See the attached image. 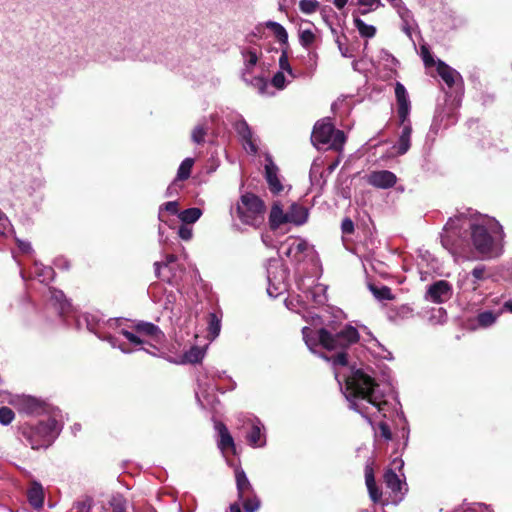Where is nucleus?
<instances>
[{"label":"nucleus","mask_w":512,"mask_h":512,"mask_svg":"<svg viewBox=\"0 0 512 512\" xmlns=\"http://www.w3.org/2000/svg\"><path fill=\"white\" fill-rule=\"evenodd\" d=\"M162 210L169 212L171 215H176L179 212V204L177 201H169L160 207L159 219L163 220Z\"/></svg>","instance_id":"nucleus-39"},{"label":"nucleus","mask_w":512,"mask_h":512,"mask_svg":"<svg viewBox=\"0 0 512 512\" xmlns=\"http://www.w3.org/2000/svg\"><path fill=\"white\" fill-rule=\"evenodd\" d=\"M346 398L349 406L362 416L383 413L386 416V407L389 405L386 400L376 395L375 388L378 387L374 378L362 370H356L346 381Z\"/></svg>","instance_id":"nucleus-1"},{"label":"nucleus","mask_w":512,"mask_h":512,"mask_svg":"<svg viewBox=\"0 0 512 512\" xmlns=\"http://www.w3.org/2000/svg\"><path fill=\"white\" fill-rule=\"evenodd\" d=\"M458 235V232L457 231H449L448 229H446V233L444 235H442L441 237V242H442V245L449 249V250H452V247H451V238L453 236H456Z\"/></svg>","instance_id":"nucleus-49"},{"label":"nucleus","mask_w":512,"mask_h":512,"mask_svg":"<svg viewBox=\"0 0 512 512\" xmlns=\"http://www.w3.org/2000/svg\"><path fill=\"white\" fill-rule=\"evenodd\" d=\"M13 418H0V424L3 426H8L11 424Z\"/></svg>","instance_id":"nucleus-58"},{"label":"nucleus","mask_w":512,"mask_h":512,"mask_svg":"<svg viewBox=\"0 0 512 512\" xmlns=\"http://www.w3.org/2000/svg\"><path fill=\"white\" fill-rule=\"evenodd\" d=\"M177 260V256L174 255V254H167L165 256V260L164 261H156L154 263V268H155V275L157 278H161L163 280H167L169 281V277H164L161 275V268L163 267H169L171 264L175 263Z\"/></svg>","instance_id":"nucleus-32"},{"label":"nucleus","mask_w":512,"mask_h":512,"mask_svg":"<svg viewBox=\"0 0 512 512\" xmlns=\"http://www.w3.org/2000/svg\"><path fill=\"white\" fill-rule=\"evenodd\" d=\"M178 235L182 240L189 241L193 236L192 228L183 223L178 229Z\"/></svg>","instance_id":"nucleus-44"},{"label":"nucleus","mask_w":512,"mask_h":512,"mask_svg":"<svg viewBox=\"0 0 512 512\" xmlns=\"http://www.w3.org/2000/svg\"><path fill=\"white\" fill-rule=\"evenodd\" d=\"M121 334L132 344L140 345L144 343V341L139 336L128 330H121Z\"/></svg>","instance_id":"nucleus-45"},{"label":"nucleus","mask_w":512,"mask_h":512,"mask_svg":"<svg viewBox=\"0 0 512 512\" xmlns=\"http://www.w3.org/2000/svg\"><path fill=\"white\" fill-rule=\"evenodd\" d=\"M437 72L442 80L449 86L452 87L455 83L454 74L455 70L452 69L445 62L438 60L437 61Z\"/></svg>","instance_id":"nucleus-24"},{"label":"nucleus","mask_w":512,"mask_h":512,"mask_svg":"<svg viewBox=\"0 0 512 512\" xmlns=\"http://www.w3.org/2000/svg\"><path fill=\"white\" fill-rule=\"evenodd\" d=\"M352 3H354L357 6L360 7H374L378 8L382 5L381 0H352Z\"/></svg>","instance_id":"nucleus-47"},{"label":"nucleus","mask_w":512,"mask_h":512,"mask_svg":"<svg viewBox=\"0 0 512 512\" xmlns=\"http://www.w3.org/2000/svg\"><path fill=\"white\" fill-rule=\"evenodd\" d=\"M242 54L244 57H247L246 62H245V66L247 69H249L250 67H253L257 64L258 55H257L256 51L250 49V50L243 52Z\"/></svg>","instance_id":"nucleus-42"},{"label":"nucleus","mask_w":512,"mask_h":512,"mask_svg":"<svg viewBox=\"0 0 512 512\" xmlns=\"http://www.w3.org/2000/svg\"><path fill=\"white\" fill-rule=\"evenodd\" d=\"M235 130L252 153H257L258 147L253 141L252 131L245 120H240L235 124Z\"/></svg>","instance_id":"nucleus-15"},{"label":"nucleus","mask_w":512,"mask_h":512,"mask_svg":"<svg viewBox=\"0 0 512 512\" xmlns=\"http://www.w3.org/2000/svg\"><path fill=\"white\" fill-rule=\"evenodd\" d=\"M369 290L371 291L373 296L380 301L395 299V295L392 294V291L388 286L383 285L381 287H378L374 284H369Z\"/></svg>","instance_id":"nucleus-28"},{"label":"nucleus","mask_w":512,"mask_h":512,"mask_svg":"<svg viewBox=\"0 0 512 512\" xmlns=\"http://www.w3.org/2000/svg\"><path fill=\"white\" fill-rule=\"evenodd\" d=\"M395 97L397 102V114L399 118V124L403 125L408 121L410 113V101L408 93L404 85L397 82L395 85Z\"/></svg>","instance_id":"nucleus-9"},{"label":"nucleus","mask_w":512,"mask_h":512,"mask_svg":"<svg viewBox=\"0 0 512 512\" xmlns=\"http://www.w3.org/2000/svg\"><path fill=\"white\" fill-rule=\"evenodd\" d=\"M341 230H342L343 234L349 235V234L354 233V230H355L354 223L349 217H346L342 220Z\"/></svg>","instance_id":"nucleus-48"},{"label":"nucleus","mask_w":512,"mask_h":512,"mask_svg":"<svg viewBox=\"0 0 512 512\" xmlns=\"http://www.w3.org/2000/svg\"><path fill=\"white\" fill-rule=\"evenodd\" d=\"M221 331V315L209 313L207 316V338L214 340Z\"/></svg>","instance_id":"nucleus-22"},{"label":"nucleus","mask_w":512,"mask_h":512,"mask_svg":"<svg viewBox=\"0 0 512 512\" xmlns=\"http://www.w3.org/2000/svg\"><path fill=\"white\" fill-rule=\"evenodd\" d=\"M479 507L485 509L487 512H492L491 510H489L488 506L485 504H479Z\"/></svg>","instance_id":"nucleus-64"},{"label":"nucleus","mask_w":512,"mask_h":512,"mask_svg":"<svg viewBox=\"0 0 512 512\" xmlns=\"http://www.w3.org/2000/svg\"><path fill=\"white\" fill-rule=\"evenodd\" d=\"M311 141L315 146L330 144L331 149L340 152L346 142V135L344 131L335 129L331 122L324 119L314 125Z\"/></svg>","instance_id":"nucleus-5"},{"label":"nucleus","mask_w":512,"mask_h":512,"mask_svg":"<svg viewBox=\"0 0 512 512\" xmlns=\"http://www.w3.org/2000/svg\"><path fill=\"white\" fill-rule=\"evenodd\" d=\"M3 220H7V217H6L5 213L0 209V222Z\"/></svg>","instance_id":"nucleus-63"},{"label":"nucleus","mask_w":512,"mask_h":512,"mask_svg":"<svg viewBox=\"0 0 512 512\" xmlns=\"http://www.w3.org/2000/svg\"><path fill=\"white\" fill-rule=\"evenodd\" d=\"M308 57H309V61L311 62L310 66H309V70H310V72H313L317 66V53L309 52Z\"/></svg>","instance_id":"nucleus-52"},{"label":"nucleus","mask_w":512,"mask_h":512,"mask_svg":"<svg viewBox=\"0 0 512 512\" xmlns=\"http://www.w3.org/2000/svg\"><path fill=\"white\" fill-rule=\"evenodd\" d=\"M230 512H241L239 505L238 504H232L230 506Z\"/></svg>","instance_id":"nucleus-61"},{"label":"nucleus","mask_w":512,"mask_h":512,"mask_svg":"<svg viewBox=\"0 0 512 512\" xmlns=\"http://www.w3.org/2000/svg\"><path fill=\"white\" fill-rule=\"evenodd\" d=\"M452 293L451 285L445 280H438L431 284L427 290V298L434 303L447 301Z\"/></svg>","instance_id":"nucleus-10"},{"label":"nucleus","mask_w":512,"mask_h":512,"mask_svg":"<svg viewBox=\"0 0 512 512\" xmlns=\"http://www.w3.org/2000/svg\"><path fill=\"white\" fill-rule=\"evenodd\" d=\"M288 223H293L295 225H302L308 219V210L297 203H293L288 212Z\"/></svg>","instance_id":"nucleus-18"},{"label":"nucleus","mask_w":512,"mask_h":512,"mask_svg":"<svg viewBox=\"0 0 512 512\" xmlns=\"http://www.w3.org/2000/svg\"><path fill=\"white\" fill-rule=\"evenodd\" d=\"M202 215L200 208L193 207L183 210L179 213V218L184 224L195 223Z\"/></svg>","instance_id":"nucleus-29"},{"label":"nucleus","mask_w":512,"mask_h":512,"mask_svg":"<svg viewBox=\"0 0 512 512\" xmlns=\"http://www.w3.org/2000/svg\"><path fill=\"white\" fill-rule=\"evenodd\" d=\"M348 1L349 0H334L333 4L336 6L337 9L341 10L345 7Z\"/></svg>","instance_id":"nucleus-56"},{"label":"nucleus","mask_w":512,"mask_h":512,"mask_svg":"<svg viewBox=\"0 0 512 512\" xmlns=\"http://www.w3.org/2000/svg\"><path fill=\"white\" fill-rule=\"evenodd\" d=\"M366 182L378 189H389L396 185L397 176L389 170L371 171L365 176Z\"/></svg>","instance_id":"nucleus-8"},{"label":"nucleus","mask_w":512,"mask_h":512,"mask_svg":"<svg viewBox=\"0 0 512 512\" xmlns=\"http://www.w3.org/2000/svg\"><path fill=\"white\" fill-rule=\"evenodd\" d=\"M77 512H89L90 511V505L86 504L85 502L78 503L76 506Z\"/></svg>","instance_id":"nucleus-55"},{"label":"nucleus","mask_w":512,"mask_h":512,"mask_svg":"<svg viewBox=\"0 0 512 512\" xmlns=\"http://www.w3.org/2000/svg\"><path fill=\"white\" fill-rule=\"evenodd\" d=\"M53 294H54V297L56 300H59L60 298H62L64 296L61 291H57V290H54Z\"/></svg>","instance_id":"nucleus-62"},{"label":"nucleus","mask_w":512,"mask_h":512,"mask_svg":"<svg viewBox=\"0 0 512 512\" xmlns=\"http://www.w3.org/2000/svg\"><path fill=\"white\" fill-rule=\"evenodd\" d=\"M376 8L374 7H363L362 9L359 10V14L361 15H367L368 13L374 11Z\"/></svg>","instance_id":"nucleus-57"},{"label":"nucleus","mask_w":512,"mask_h":512,"mask_svg":"<svg viewBox=\"0 0 512 512\" xmlns=\"http://www.w3.org/2000/svg\"><path fill=\"white\" fill-rule=\"evenodd\" d=\"M264 426L260 421L253 424L251 430L247 434V441L253 447H263L266 444Z\"/></svg>","instance_id":"nucleus-19"},{"label":"nucleus","mask_w":512,"mask_h":512,"mask_svg":"<svg viewBox=\"0 0 512 512\" xmlns=\"http://www.w3.org/2000/svg\"><path fill=\"white\" fill-rule=\"evenodd\" d=\"M319 7V2L317 0H301L299 2V8L301 12L305 14H312L316 12Z\"/></svg>","instance_id":"nucleus-36"},{"label":"nucleus","mask_w":512,"mask_h":512,"mask_svg":"<svg viewBox=\"0 0 512 512\" xmlns=\"http://www.w3.org/2000/svg\"><path fill=\"white\" fill-rule=\"evenodd\" d=\"M369 421V424L371 425L372 429L374 430L375 436L382 437L385 441H389L392 439V432L387 423L384 421L379 422H373L372 418H367Z\"/></svg>","instance_id":"nucleus-25"},{"label":"nucleus","mask_w":512,"mask_h":512,"mask_svg":"<svg viewBox=\"0 0 512 512\" xmlns=\"http://www.w3.org/2000/svg\"><path fill=\"white\" fill-rule=\"evenodd\" d=\"M279 66L281 70L286 71L292 77H295L293 69L288 60V47L282 49L281 56L279 58Z\"/></svg>","instance_id":"nucleus-35"},{"label":"nucleus","mask_w":512,"mask_h":512,"mask_svg":"<svg viewBox=\"0 0 512 512\" xmlns=\"http://www.w3.org/2000/svg\"><path fill=\"white\" fill-rule=\"evenodd\" d=\"M288 223L287 212L283 211V207L279 201H275L271 207L269 214V226L271 230H277L281 225Z\"/></svg>","instance_id":"nucleus-13"},{"label":"nucleus","mask_w":512,"mask_h":512,"mask_svg":"<svg viewBox=\"0 0 512 512\" xmlns=\"http://www.w3.org/2000/svg\"><path fill=\"white\" fill-rule=\"evenodd\" d=\"M19 413L54 415L58 410L51 404L29 395L15 396L10 400Z\"/></svg>","instance_id":"nucleus-6"},{"label":"nucleus","mask_w":512,"mask_h":512,"mask_svg":"<svg viewBox=\"0 0 512 512\" xmlns=\"http://www.w3.org/2000/svg\"><path fill=\"white\" fill-rule=\"evenodd\" d=\"M265 211L264 201L251 192L243 194L236 207V213L240 221L245 225L254 227H259L264 222Z\"/></svg>","instance_id":"nucleus-4"},{"label":"nucleus","mask_w":512,"mask_h":512,"mask_svg":"<svg viewBox=\"0 0 512 512\" xmlns=\"http://www.w3.org/2000/svg\"><path fill=\"white\" fill-rule=\"evenodd\" d=\"M193 165L194 159L185 158L178 168L176 179L179 181L187 180L191 175Z\"/></svg>","instance_id":"nucleus-31"},{"label":"nucleus","mask_w":512,"mask_h":512,"mask_svg":"<svg viewBox=\"0 0 512 512\" xmlns=\"http://www.w3.org/2000/svg\"><path fill=\"white\" fill-rule=\"evenodd\" d=\"M334 365L346 366L348 364V354L346 350H340L336 355L332 357Z\"/></svg>","instance_id":"nucleus-43"},{"label":"nucleus","mask_w":512,"mask_h":512,"mask_svg":"<svg viewBox=\"0 0 512 512\" xmlns=\"http://www.w3.org/2000/svg\"><path fill=\"white\" fill-rule=\"evenodd\" d=\"M128 501L120 494H112L102 506L104 512H127Z\"/></svg>","instance_id":"nucleus-14"},{"label":"nucleus","mask_w":512,"mask_h":512,"mask_svg":"<svg viewBox=\"0 0 512 512\" xmlns=\"http://www.w3.org/2000/svg\"><path fill=\"white\" fill-rule=\"evenodd\" d=\"M472 243L478 253L492 257L494 252V238L484 225L472 224L470 226Z\"/></svg>","instance_id":"nucleus-7"},{"label":"nucleus","mask_w":512,"mask_h":512,"mask_svg":"<svg viewBox=\"0 0 512 512\" xmlns=\"http://www.w3.org/2000/svg\"><path fill=\"white\" fill-rule=\"evenodd\" d=\"M497 317L492 311H484L478 314L477 322L481 327H489L495 323Z\"/></svg>","instance_id":"nucleus-33"},{"label":"nucleus","mask_w":512,"mask_h":512,"mask_svg":"<svg viewBox=\"0 0 512 512\" xmlns=\"http://www.w3.org/2000/svg\"><path fill=\"white\" fill-rule=\"evenodd\" d=\"M19 247L23 252H28L31 249L29 243H20Z\"/></svg>","instance_id":"nucleus-59"},{"label":"nucleus","mask_w":512,"mask_h":512,"mask_svg":"<svg viewBox=\"0 0 512 512\" xmlns=\"http://www.w3.org/2000/svg\"><path fill=\"white\" fill-rule=\"evenodd\" d=\"M253 85L259 90L260 93H264L267 82L263 77H255L253 79Z\"/></svg>","instance_id":"nucleus-50"},{"label":"nucleus","mask_w":512,"mask_h":512,"mask_svg":"<svg viewBox=\"0 0 512 512\" xmlns=\"http://www.w3.org/2000/svg\"><path fill=\"white\" fill-rule=\"evenodd\" d=\"M317 334L319 344L328 351L346 350L360 340L358 330L350 324H346L339 331L323 327L317 331Z\"/></svg>","instance_id":"nucleus-2"},{"label":"nucleus","mask_w":512,"mask_h":512,"mask_svg":"<svg viewBox=\"0 0 512 512\" xmlns=\"http://www.w3.org/2000/svg\"><path fill=\"white\" fill-rule=\"evenodd\" d=\"M485 266H476L471 274L472 276L476 279V280H483L484 279V274H485Z\"/></svg>","instance_id":"nucleus-51"},{"label":"nucleus","mask_w":512,"mask_h":512,"mask_svg":"<svg viewBox=\"0 0 512 512\" xmlns=\"http://www.w3.org/2000/svg\"><path fill=\"white\" fill-rule=\"evenodd\" d=\"M266 27L273 31L275 37L281 44L288 47V33L281 24L274 21H268L266 23Z\"/></svg>","instance_id":"nucleus-27"},{"label":"nucleus","mask_w":512,"mask_h":512,"mask_svg":"<svg viewBox=\"0 0 512 512\" xmlns=\"http://www.w3.org/2000/svg\"><path fill=\"white\" fill-rule=\"evenodd\" d=\"M203 356V351L197 346L192 347L188 352L185 353L186 361L192 364L199 363L203 359Z\"/></svg>","instance_id":"nucleus-34"},{"label":"nucleus","mask_w":512,"mask_h":512,"mask_svg":"<svg viewBox=\"0 0 512 512\" xmlns=\"http://www.w3.org/2000/svg\"><path fill=\"white\" fill-rule=\"evenodd\" d=\"M207 134V128L204 125L196 126L192 131V140L197 144H202L205 141V136Z\"/></svg>","instance_id":"nucleus-38"},{"label":"nucleus","mask_w":512,"mask_h":512,"mask_svg":"<svg viewBox=\"0 0 512 512\" xmlns=\"http://www.w3.org/2000/svg\"><path fill=\"white\" fill-rule=\"evenodd\" d=\"M354 17V25L357 28L359 34L361 37L364 38H373L376 35V27L372 25L366 24L362 19H360L358 16L353 14Z\"/></svg>","instance_id":"nucleus-26"},{"label":"nucleus","mask_w":512,"mask_h":512,"mask_svg":"<svg viewBox=\"0 0 512 512\" xmlns=\"http://www.w3.org/2000/svg\"><path fill=\"white\" fill-rule=\"evenodd\" d=\"M384 482L386 486L393 492H400L402 488V481L399 476L392 470H388L384 474Z\"/></svg>","instance_id":"nucleus-30"},{"label":"nucleus","mask_w":512,"mask_h":512,"mask_svg":"<svg viewBox=\"0 0 512 512\" xmlns=\"http://www.w3.org/2000/svg\"><path fill=\"white\" fill-rule=\"evenodd\" d=\"M315 39H316L315 34L309 29L303 30L299 34V41H300L301 45L305 48H307L311 44H313Z\"/></svg>","instance_id":"nucleus-37"},{"label":"nucleus","mask_w":512,"mask_h":512,"mask_svg":"<svg viewBox=\"0 0 512 512\" xmlns=\"http://www.w3.org/2000/svg\"><path fill=\"white\" fill-rule=\"evenodd\" d=\"M61 430V425L56 418H45L37 421V424H29L24 427L23 435L33 449L47 447L55 439Z\"/></svg>","instance_id":"nucleus-3"},{"label":"nucleus","mask_w":512,"mask_h":512,"mask_svg":"<svg viewBox=\"0 0 512 512\" xmlns=\"http://www.w3.org/2000/svg\"><path fill=\"white\" fill-rule=\"evenodd\" d=\"M308 248V244L305 240L300 241L296 246L295 250L297 253H304Z\"/></svg>","instance_id":"nucleus-53"},{"label":"nucleus","mask_w":512,"mask_h":512,"mask_svg":"<svg viewBox=\"0 0 512 512\" xmlns=\"http://www.w3.org/2000/svg\"><path fill=\"white\" fill-rule=\"evenodd\" d=\"M134 330L138 334L149 336L157 342H160L164 337L160 328L151 322H139L134 326Z\"/></svg>","instance_id":"nucleus-16"},{"label":"nucleus","mask_w":512,"mask_h":512,"mask_svg":"<svg viewBox=\"0 0 512 512\" xmlns=\"http://www.w3.org/2000/svg\"><path fill=\"white\" fill-rule=\"evenodd\" d=\"M243 507L246 512H255L260 507V500L256 496L247 498L243 502Z\"/></svg>","instance_id":"nucleus-41"},{"label":"nucleus","mask_w":512,"mask_h":512,"mask_svg":"<svg viewBox=\"0 0 512 512\" xmlns=\"http://www.w3.org/2000/svg\"><path fill=\"white\" fill-rule=\"evenodd\" d=\"M236 485L238 496L240 499L244 498L247 492H252V485L249 482L245 472L242 469H236L235 471Z\"/></svg>","instance_id":"nucleus-23"},{"label":"nucleus","mask_w":512,"mask_h":512,"mask_svg":"<svg viewBox=\"0 0 512 512\" xmlns=\"http://www.w3.org/2000/svg\"><path fill=\"white\" fill-rule=\"evenodd\" d=\"M507 311L512 313V300L506 301L503 306Z\"/></svg>","instance_id":"nucleus-60"},{"label":"nucleus","mask_w":512,"mask_h":512,"mask_svg":"<svg viewBox=\"0 0 512 512\" xmlns=\"http://www.w3.org/2000/svg\"><path fill=\"white\" fill-rule=\"evenodd\" d=\"M421 56L426 67H433L434 65H437V62L434 60L429 48L425 45L421 46Z\"/></svg>","instance_id":"nucleus-40"},{"label":"nucleus","mask_w":512,"mask_h":512,"mask_svg":"<svg viewBox=\"0 0 512 512\" xmlns=\"http://www.w3.org/2000/svg\"><path fill=\"white\" fill-rule=\"evenodd\" d=\"M27 496H28L29 503L34 508L39 509L43 506L44 492H43L42 486L39 483H37V482L32 483L31 487L28 489Z\"/></svg>","instance_id":"nucleus-20"},{"label":"nucleus","mask_w":512,"mask_h":512,"mask_svg":"<svg viewBox=\"0 0 512 512\" xmlns=\"http://www.w3.org/2000/svg\"><path fill=\"white\" fill-rule=\"evenodd\" d=\"M215 430L218 433V448L224 453L226 450H235L234 440L227 427L220 421H215Z\"/></svg>","instance_id":"nucleus-12"},{"label":"nucleus","mask_w":512,"mask_h":512,"mask_svg":"<svg viewBox=\"0 0 512 512\" xmlns=\"http://www.w3.org/2000/svg\"><path fill=\"white\" fill-rule=\"evenodd\" d=\"M0 416H15L14 411L6 406L0 407Z\"/></svg>","instance_id":"nucleus-54"},{"label":"nucleus","mask_w":512,"mask_h":512,"mask_svg":"<svg viewBox=\"0 0 512 512\" xmlns=\"http://www.w3.org/2000/svg\"><path fill=\"white\" fill-rule=\"evenodd\" d=\"M402 126H403V128H402L401 134H400L397 144L395 146V148L397 150V154H399V155L405 154L410 149V146H411V142H410L411 134H412L411 123L408 120Z\"/></svg>","instance_id":"nucleus-17"},{"label":"nucleus","mask_w":512,"mask_h":512,"mask_svg":"<svg viewBox=\"0 0 512 512\" xmlns=\"http://www.w3.org/2000/svg\"><path fill=\"white\" fill-rule=\"evenodd\" d=\"M272 85L277 89H283L285 86V76L282 71L274 74L272 78Z\"/></svg>","instance_id":"nucleus-46"},{"label":"nucleus","mask_w":512,"mask_h":512,"mask_svg":"<svg viewBox=\"0 0 512 512\" xmlns=\"http://www.w3.org/2000/svg\"><path fill=\"white\" fill-rule=\"evenodd\" d=\"M278 167L271 158H267L265 164V179L272 194L277 195L283 190V185L278 178Z\"/></svg>","instance_id":"nucleus-11"},{"label":"nucleus","mask_w":512,"mask_h":512,"mask_svg":"<svg viewBox=\"0 0 512 512\" xmlns=\"http://www.w3.org/2000/svg\"><path fill=\"white\" fill-rule=\"evenodd\" d=\"M365 482L370 498L373 502H378L381 499L382 494L376 487L373 469L368 465L365 468Z\"/></svg>","instance_id":"nucleus-21"}]
</instances>
